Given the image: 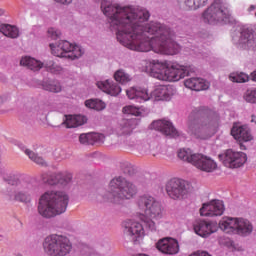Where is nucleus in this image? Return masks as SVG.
I'll return each instance as SVG.
<instances>
[{
	"label": "nucleus",
	"mask_w": 256,
	"mask_h": 256,
	"mask_svg": "<svg viewBox=\"0 0 256 256\" xmlns=\"http://www.w3.org/2000/svg\"><path fill=\"white\" fill-rule=\"evenodd\" d=\"M101 9L109 18L110 27L117 31V40L126 48L138 52H150L173 56L181 47L174 40V33L165 24L149 22L150 13L145 8H130L112 4L107 0L101 3Z\"/></svg>",
	"instance_id": "obj_1"
},
{
	"label": "nucleus",
	"mask_w": 256,
	"mask_h": 256,
	"mask_svg": "<svg viewBox=\"0 0 256 256\" xmlns=\"http://www.w3.org/2000/svg\"><path fill=\"white\" fill-rule=\"evenodd\" d=\"M69 196L64 191L48 190L38 201L37 212L44 219H52L67 210Z\"/></svg>",
	"instance_id": "obj_2"
},
{
	"label": "nucleus",
	"mask_w": 256,
	"mask_h": 256,
	"mask_svg": "<svg viewBox=\"0 0 256 256\" xmlns=\"http://www.w3.org/2000/svg\"><path fill=\"white\" fill-rule=\"evenodd\" d=\"M147 68L151 77L167 82H176L190 75L191 66H184L177 62L151 60Z\"/></svg>",
	"instance_id": "obj_3"
},
{
	"label": "nucleus",
	"mask_w": 256,
	"mask_h": 256,
	"mask_svg": "<svg viewBox=\"0 0 256 256\" xmlns=\"http://www.w3.org/2000/svg\"><path fill=\"white\" fill-rule=\"evenodd\" d=\"M136 216L140 221L146 224L151 231L156 230V223L154 220H160L163 217V210L161 204L150 195H142L136 201Z\"/></svg>",
	"instance_id": "obj_4"
},
{
	"label": "nucleus",
	"mask_w": 256,
	"mask_h": 256,
	"mask_svg": "<svg viewBox=\"0 0 256 256\" xmlns=\"http://www.w3.org/2000/svg\"><path fill=\"white\" fill-rule=\"evenodd\" d=\"M138 193L137 186L124 177H115L109 184L107 200L114 204H121L125 200L133 199Z\"/></svg>",
	"instance_id": "obj_5"
},
{
	"label": "nucleus",
	"mask_w": 256,
	"mask_h": 256,
	"mask_svg": "<svg viewBox=\"0 0 256 256\" xmlns=\"http://www.w3.org/2000/svg\"><path fill=\"white\" fill-rule=\"evenodd\" d=\"M43 249L48 256H66L72 250V244L67 236L52 234L45 238Z\"/></svg>",
	"instance_id": "obj_6"
},
{
	"label": "nucleus",
	"mask_w": 256,
	"mask_h": 256,
	"mask_svg": "<svg viewBox=\"0 0 256 256\" xmlns=\"http://www.w3.org/2000/svg\"><path fill=\"white\" fill-rule=\"evenodd\" d=\"M194 191L192 184L181 178H171L165 184L167 196L174 201L187 199Z\"/></svg>",
	"instance_id": "obj_7"
},
{
	"label": "nucleus",
	"mask_w": 256,
	"mask_h": 256,
	"mask_svg": "<svg viewBox=\"0 0 256 256\" xmlns=\"http://www.w3.org/2000/svg\"><path fill=\"white\" fill-rule=\"evenodd\" d=\"M202 18L208 24L228 23L230 22L231 14L229 8L220 1H215L203 12Z\"/></svg>",
	"instance_id": "obj_8"
},
{
	"label": "nucleus",
	"mask_w": 256,
	"mask_h": 256,
	"mask_svg": "<svg viewBox=\"0 0 256 256\" xmlns=\"http://www.w3.org/2000/svg\"><path fill=\"white\" fill-rule=\"evenodd\" d=\"M51 53L59 58L71 60L78 59L82 56L83 51L79 46L70 44L68 41H60L58 44H50Z\"/></svg>",
	"instance_id": "obj_9"
},
{
	"label": "nucleus",
	"mask_w": 256,
	"mask_h": 256,
	"mask_svg": "<svg viewBox=\"0 0 256 256\" xmlns=\"http://www.w3.org/2000/svg\"><path fill=\"white\" fill-rule=\"evenodd\" d=\"M219 160L226 168L239 169L247 163V154L245 152L228 149L224 153L219 154Z\"/></svg>",
	"instance_id": "obj_10"
},
{
	"label": "nucleus",
	"mask_w": 256,
	"mask_h": 256,
	"mask_svg": "<svg viewBox=\"0 0 256 256\" xmlns=\"http://www.w3.org/2000/svg\"><path fill=\"white\" fill-rule=\"evenodd\" d=\"M199 211L203 217H219L225 212V204L220 199H212L203 203Z\"/></svg>",
	"instance_id": "obj_11"
},
{
	"label": "nucleus",
	"mask_w": 256,
	"mask_h": 256,
	"mask_svg": "<svg viewBox=\"0 0 256 256\" xmlns=\"http://www.w3.org/2000/svg\"><path fill=\"white\" fill-rule=\"evenodd\" d=\"M193 230L198 236L207 238L218 232L219 224L217 221L212 220H197L193 224Z\"/></svg>",
	"instance_id": "obj_12"
},
{
	"label": "nucleus",
	"mask_w": 256,
	"mask_h": 256,
	"mask_svg": "<svg viewBox=\"0 0 256 256\" xmlns=\"http://www.w3.org/2000/svg\"><path fill=\"white\" fill-rule=\"evenodd\" d=\"M155 246L159 252L166 255H176L180 251L179 242L175 238H162Z\"/></svg>",
	"instance_id": "obj_13"
},
{
	"label": "nucleus",
	"mask_w": 256,
	"mask_h": 256,
	"mask_svg": "<svg viewBox=\"0 0 256 256\" xmlns=\"http://www.w3.org/2000/svg\"><path fill=\"white\" fill-rule=\"evenodd\" d=\"M124 233L130 237L132 240H137L145 235V230L143 225L134 219H126L123 222Z\"/></svg>",
	"instance_id": "obj_14"
},
{
	"label": "nucleus",
	"mask_w": 256,
	"mask_h": 256,
	"mask_svg": "<svg viewBox=\"0 0 256 256\" xmlns=\"http://www.w3.org/2000/svg\"><path fill=\"white\" fill-rule=\"evenodd\" d=\"M33 184L22 181L14 193V200L20 203L29 204L31 203V195H33Z\"/></svg>",
	"instance_id": "obj_15"
},
{
	"label": "nucleus",
	"mask_w": 256,
	"mask_h": 256,
	"mask_svg": "<svg viewBox=\"0 0 256 256\" xmlns=\"http://www.w3.org/2000/svg\"><path fill=\"white\" fill-rule=\"evenodd\" d=\"M194 160L193 166L203 172L212 173L218 168V164L212 158L203 154L198 153L197 156H194Z\"/></svg>",
	"instance_id": "obj_16"
},
{
	"label": "nucleus",
	"mask_w": 256,
	"mask_h": 256,
	"mask_svg": "<svg viewBox=\"0 0 256 256\" xmlns=\"http://www.w3.org/2000/svg\"><path fill=\"white\" fill-rule=\"evenodd\" d=\"M173 96V89L171 86L159 85L151 92V98L156 101H169Z\"/></svg>",
	"instance_id": "obj_17"
},
{
	"label": "nucleus",
	"mask_w": 256,
	"mask_h": 256,
	"mask_svg": "<svg viewBox=\"0 0 256 256\" xmlns=\"http://www.w3.org/2000/svg\"><path fill=\"white\" fill-rule=\"evenodd\" d=\"M104 141H105L104 134L97 133V132L81 134L79 137V142L82 145L103 144Z\"/></svg>",
	"instance_id": "obj_18"
},
{
	"label": "nucleus",
	"mask_w": 256,
	"mask_h": 256,
	"mask_svg": "<svg viewBox=\"0 0 256 256\" xmlns=\"http://www.w3.org/2000/svg\"><path fill=\"white\" fill-rule=\"evenodd\" d=\"M126 95L128 98L135 99L136 101L146 102L152 98V93L150 94L146 88H130L126 90Z\"/></svg>",
	"instance_id": "obj_19"
},
{
	"label": "nucleus",
	"mask_w": 256,
	"mask_h": 256,
	"mask_svg": "<svg viewBox=\"0 0 256 256\" xmlns=\"http://www.w3.org/2000/svg\"><path fill=\"white\" fill-rule=\"evenodd\" d=\"M218 228L226 234L236 235L237 217H224L219 221Z\"/></svg>",
	"instance_id": "obj_20"
},
{
	"label": "nucleus",
	"mask_w": 256,
	"mask_h": 256,
	"mask_svg": "<svg viewBox=\"0 0 256 256\" xmlns=\"http://www.w3.org/2000/svg\"><path fill=\"white\" fill-rule=\"evenodd\" d=\"M253 232V224L248 219L237 217L236 219V235L248 236Z\"/></svg>",
	"instance_id": "obj_21"
},
{
	"label": "nucleus",
	"mask_w": 256,
	"mask_h": 256,
	"mask_svg": "<svg viewBox=\"0 0 256 256\" xmlns=\"http://www.w3.org/2000/svg\"><path fill=\"white\" fill-rule=\"evenodd\" d=\"M186 88L194 91H202L209 89V83L202 78H189L184 81Z\"/></svg>",
	"instance_id": "obj_22"
},
{
	"label": "nucleus",
	"mask_w": 256,
	"mask_h": 256,
	"mask_svg": "<svg viewBox=\"0 0 256 256\" xmlns=\"http://www.w3.org/2000/svg\"><path fill=\"white\" fill-rule=\"evenodd\" d=\"M220 117L216 113H212L209 116L202 118L199 120H194V125H199L200 127H211L213 129H217L219 127Z\"/></svg>",
	"instance_id": "obj_23"
},
{
	"label": "nucleus",
	"mask_w": 256,
	"mask_h": 256,
	"mask_svg": "<svg viewBox=\"0 0 256 256\" xmlns=\"http://www.w3.org/2000/svg\"><path fill=\"white\" fill-rule=\"evenodd\" d=\"M87 123V118L82 115H66L65 121L63 125L67 127V129H76V127H80Z\"/></svg>",
	"instance_id": "obj_24"
},
{
	"label": "nucleus",
	"mask_w": 256,
	"mask_h": 256,
	"mask_svg": "<svg viewBox=\"0 0 256 256\" xmlns=\"http://www.w3.org/2000/svg\"><path fill=\"white\" fill-rule=\"evenodd\" d=\"M97 86L105 93L110 94L112 96H117L121 93L122 89L113 81L106 80L104 82H98Z\"/></svg>",
	"instance_id": "obj_25"
},
{
	"label": "nucleus",
	"mask_w": 256,
	"mask_h": 256,
	"mask_svg": "<svg viewBox=\"0 0 256 256\" xmlns=\"http://www.w3.org/2000/svg\"><path fill=\"white\" fill-rule=\"evenodd\" d=\"M231 135L238 143L253 141V135L247 129H231Z\"/></svg>",
	"instance_id": "obj_26"
},
{
	"label": "nucleus",
	"mask_w": 256,
	"mask_h": 256,
	"mask_svg": "<svg viewBox=\"0 0 256 256\" xmlns=\"http://www.w3.org/2000/svg\"><path fill=\"white\" fill-rule=\"evenodd\" d=\"M20 65L26 66L28 69L32 71H39L44 66V64L38 61L37 59L27 56L22 57V59L20 60Z\"/></svg>",
	"instance_id": "obj_27"
},
{
	"label": "nucleus",
	"mask_w": 256,
	"mask_h": 256,
	"mask_svg": "<svg viewBox=\"0 0 256 256\" xmlns=\"http://www.w3.org/2000/svg\"><path fill=\"white\" fill-rule=\"evenodd\" d=\"M198 156V153L197 154H193L192 150L191 149H185V148H182V149H179L178 152H177V157L183 161V162H187L191 165L194 166V163H195V157Z\"/></svg>",
	"instance_id": "obj_28"
},
{
	"label": "nucleus",
	"mask_w": 256,
	"mask_h": 256,
	"mask_svg": "<svg viewBox=\"0 0 256 256\" xmlns=\"http://www.w3.org/2000/svg\"><path fill=\"white\" fill-rule=\"evenodd\" d=\"M0 32L12 39L19 38V28H17V26H12L11 24H1Z\"/></svg>",
	"instance_id": "obj_29"
},
{
	"label": "nucleus",
	"mask_w": 256,
	"mask_h": 256,
	"mask_svg": "<svg viewBox=\"0 0 256 256\" xmlns=\"http://www.w3.org/2000/svg\"><path fill=\"white\" fill-rule=\"evenodd\" d=\"M180 4H184L185 8L190 10H196L198 8L204 7L208 0H200L199 2L196 0H178Z\"/></svg>",
	"instance_id": "obj_30"
},
{
	"label": "nucleus",
	"mask_w": 256,
	"mask_h": 256,
	"mask_svg": "<svg viewBox=\"0 0 256 256\" xmlns=\"http://www.w3.org/2000/svg\"><path fill=\"white\" fill-rule=\"evenodd\" d=\"M150 129H175V127L170 120L161 119L154 120L150 125Z\"/></svg>",
	"instance_id": "obj_31"
},
{
	"label": "nucleus",
	"mask_w": 256,
	"mask_h": 256,
	"mask_svg": "<svg viewBox=\"0 0 256 256\" xmlns=\"http://www.w3.org/2000/svg\"><path fill=\"white\" fill-rule=\"evenodd\" d=\"M24 153L36 165H39L41 167H47L46 161L43 159V157L39 156L37 153L29 149H25Z\"/></svg>",
	"instance_id": "obj_32"
},
{
	"label": "nucleus",
	"mask_w": 256,
	"mask_h": 256,
	"mask_svg": "<svg viewBox=\"0 0 256 256\" xmlns=\"http://www.w3.org/2000/svg\"><path fill=\"white\" fill-rule=\"evenodd\" d=\"M42 88L53 93H58L62 90L60 83L56 80H48L43 82Z\"/></svg>",
	"instance_id": "obj_33"
},
{
	"label": "nucleus",
	"mask_w": 256,
	"mask_h": 256,
	"mask_svg": "<svg viewBox=\"0 0 256 256\" xmlns=\"http://www.w3.org/2000/svg\"><path fill=\"white\" fill-rule=\"evenodd\" d=\"M156 131L166 139H178L179 137H183V134L177 129H157Z\"/></svg>",
	"instance_id": "obj_34"
},
{
	"label": "nucleus",
	"mask_w": 256,
	"mask_h": 256,
	"mask_svg": "<svg viewBox=\"0 0 256 256\" xmlns=\"http://www.w3.org/2000/svg\"><path fill=\"white\" fill-rule=\"evenodd\" d=\"M4 181L11 186H16L17 189L22 182H26L21 178V175L17 173H10L8 176L4 177Z\"/></svg>",
	"instance_id": "obj_35"
},
{
	"label": "nucleus",
	"mask_w": 256,
	"mask_h": 256,
	"mask_svg": "<svg viewBox=\"0 0 256 256\" xmlns=\"http://www.w3.org/2000/svg\"><path fill=\"white\" fill-rule=\"evenodd\" d=\"M60 177V172H55L50 175L44 174L42 176V180L45 184H48L49 186H56L59 185Z\"/></svg>",
	"instance_id": "obj_36"
},
{
	"label": "nucleus",
	"mask_w": 256,
	"mask_h": 256,
	"mask_svg": "<svg viewBox=\"0 0 256 256\" xmlns=\"http://www.w3.org/2000/svg\"><path fill=\"white\" fill-rule=\"evenodd\" d=\"M85 105L88 108H91V109H94V110H97V111H101V110L106 108V104L103 101L98 100V99L87 100L85 102Z\"/></svg>",
	"instance_id": "obj_37"
},
{
	"label": "nucleus",
	"mask_w": 256,
	"mask_h": 256,
	"mask_svg": "<svg viewBox=\"0 0 256 256\" xmlns=\"http://www.w3.org/2000/svg\"><path fill=\"white\" fill-rule=\"evenodd\" d=\"M73 175L68 171L60 172L59 184L61 187H66L72 182Z\"/></svg>",
	"instance_id": "obj_38"
},
{
	"label": "nucleus",
	"mask_w": 256,
	"mask_h": 256,
	"mask_svg": "<svg viewBox=\"0 0 256 256\" xmlns=\"http://www.w3.org/2000/svg\"><path fill=\"white\" fill-rule=\"evenodd\" d=\"M114 78L117 82H120L122 84L128 83L129 81H131V76L129 74H127L124 70H118L115 74H114Z\"/></svg>",
	"instance_id": "obj_39"
},
{
	"label": "nucleus",
	"mask_w": 256,
	"mask_h": 256,
	"mask_svg": "<svg viewBox=\"0 0 256 256\" xmlns=\"http://www.w3.org/2000/svg\"><path fill=\"white\" fill-rule=\"evenodd\" d=\"M229 79L235 83H245L249 81V76L245 73H232L230 74Z\"/></svg>",
	"instance_id": "obj_40"
},
{
	"label": "nucleus",
	"mask_w": 256,
	"mask_h": 256,
	"mask_svg": "<svg viewBox=\"0 0 256 256\" xmlns=\"http://www.w3.org/2000/svg\"><path fill=\"white\" fill-rule=\"evenodd\" d=\"M123 113L128 115H134V116H141L142 114L140 109L133 105L124 106Z\"/></svg>",
	"instance_id": "obj_41"
},
{
	"label": "nucleus",
	"mask_w": 256,
	"mask_h": 256,
	"mask_svg": "<svg viewBox=\"0 0 256 256\" xmlns=\"http://www.w3.org/2000/svg\"><path fill=\"white\" fill-rule=\"evenodd\" d=\"M244 99L249 103H256V88L247 90Z\"/></svg>",
	"instance_id": "obj_42"
},
{
	"label": "nucleus",
	"mask_w": 256,
	"mask_h": 256,
	"mask_svg": "<svg viewBox=\"0 0 256 256\" xmlns=\"http://www.w3.org/2000/svg\"><path fill=\"white\" fill-rule=\"evenodd\" d=\"M45 68L47 69V71L57 74L59 72H61L62 68L58 65H56L55 63L49 61L47 63H45Z\"/></svg>",
	"instance_id": "obj_43"
},
{
	"label": "nucleus",
	"mask_w": 256,
	"mask_h": 256,
	"mask_svg": "<svg viewBox=\"0 0 256 256\" xmlns=\"http://www.w3.org/2000/svg\"><path fill=\"white\" fill-rule=\"evenodd\" d=\"M47 36L51 40H57L60 38L61 33L59 30H57V28H48Z\"/></svg>",
	"instance_id": "obj_44"
},
{
	"label": "nucleus",
	"mask_w": 256,
	"mask_h": 256,
	"mask_svg": "<svg viewBox=\"0 0 256 256\" xmlns=\"http://www.w3.org/2000/svg\"><path fill=\"white\" fill-rule=\"evenodd\" d=\"M116 133L119 137H123L124 139H127L128 137L134 135L133 130L130 129H118L116 130Z\"/></svg>",
	"instance_id": "obj_45"
},
{
	"label": "nucleus",
	"mask_w": 256,
	"mask_h": 256,
	"mask_svg": "<svg viewBox=\"0 0 256 256\" xmlns=\"http://www.w3.org/2000/svg\"><path fill=\"white\" fill-rule=\"evenodd\" d=\"M198 133H200L201 135L200 136H197L198 139H210V135H206V131L207 130H197Z\"/></svg>",
	"instance_id": "obj_46"
},
{
	"label": "nucleus",
	"mask_w": 256,
	"mask_h": 256,
	"mask_svg": "<svg viewBox=\"0 0 256 256\" xmlns=\"http://www.w3.org/2000/svg\"><path fill=\"white\" fill-rule=\"evenodd\" d=\"M190 256H211V255L205 251H202V252L198 251V252L191 254Z\"/></svg>",
	"instance_id": "obj_47"
},
{
	"label": "nucleus",
	"mask_w": 256,
	"mask_h": 256,
	"mask_svg": "<svg viewBox=\"0 0 256 256\" xmlns=\"http://www.w3.org/2000/svg\"><path fill=\"white\" fill-rule=\"evenodd\" d=\"M54 1L62 5H69L72 3L73 0H54Z\"/></svg>",
	"instance_id": "obj_48"
},
{
	"label": "nucleus",
	"mask_w": 256,
	"mask_h": 256,
	"mask_svg": "<svg viewBox=\"0 0 256 256\" xmlns=\"http://www.w3.org/2000/svg\"><path fill=\"white\" fill-rule=\"evenodd\" d=\"M9 100L8 96H0V103H5Z\"/></svg>",
	"instance_id": "obj_49"
},
{
	"label": "nucleus",
	"mask_w": 256,
	"mask_h": 256,
	"mask_svg": "<svg viewBox=\"0 0 256 256\" xmlns=\"http://www.w3.org/2000/svg\"><path fill=\"white\" fill-rule=\"evenodd\" d=\"M232 129H243V127L241 126V124L235 122V123L233 124Z\"/></svg>",
	"instance_id": "obj_50"
},
{
	"label": "nucleus",
	"mask_w": 256,
	"mask_h": 256,
	"mask_svg": "<svg viewBox=\"0 0 256 256\" xmlns=\"http://www.w3.org/2000/svg\"><path fill=\"white\" fill-rule=\"evenodd\" d=\"M251 79L256 82V71L252 72L250 75Z\"/></svg>",
	"instance_id": "obj_51"
},
{
	"label": "nucleus",
	"mask_w": 256,
	"mask_h": 256,
	"mask_svg": "<svg viewBox=\"0 0 256 256\" xmlns=\"http://www.w3.org/2000/svg\"><path fill=\"white\" fill-rule=\"evenodd\" d=\"M4 13H5V11H4V10H2V8H0V16H3V15H4Z\"/></svg>",
	"instance_id": "obj_52"
},
{
	"label": "nucleus",
	"mask_w": 256,
	"mask_h": 256,
	"mask_svg": "<svg viewBox=\"0 0 256 256\" xmlns=\"http://www.w3.org/2000/svg\"><path fill=\"white\" fill-rule=\"evenodd\" d=\"M252 123H255V118L252 116Z\"/></svg>",
	"instance_id": "obj_53"
},
{
	"label": "nucleus",
	"mask_w": 256,
	"mask_h": 256,
	"mask_svg": "<svg viewBox=\"0 0 256 256\" xmlns=\"http://www.w3.org/2000/svg\"><path fill=\"white\" fill-rule=\"evenodd\" d=\"M128 123H134V120H130V121H128Z\"/></svg>",
	"instance_id": "obj_54"
},
{
	"label": "nucleus",
	"mask_w": 256,
	"mask_h": 256,
	"mask_svg": "<svg viewBox=\"0 0 256 256\" xmlns=\"http://www.w3.org/2000/svg\"><path fill=\"white\" fill-rule=\"evenodd\" d=\"M137 256H147V255H145V254H140V255H137Z\"/></svg>",
	"instance_id": "obj_55"
},
{
	"label": "nucleus",
	"mask_w": 256,
	"mask_h": 256,
	"mask_svg": "<svg viewBox=\"0 0 256 256\" xmlns=\"http://www.w3.org/2000/svg\"><path fill=\"white\" fill-rule=\"evenodd\" d=\"M196 2H200L201 0H195Z\"/></svg>",
	"instance_id": "obj_56"
}]
</instances>
